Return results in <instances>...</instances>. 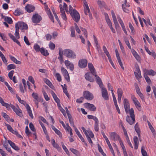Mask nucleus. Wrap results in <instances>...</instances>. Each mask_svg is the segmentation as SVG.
I'll return each mask as SVG.
<instances>
[{"label": "nucleus", "mask_w": 156, "mask_h": 156, "mask_svg": "<svg viewBox=\"0 0 156 156\" xmlns=\"http://www.w3.org/2000/svg\"><path fill=\"white\" fill-rule=\"evenodd\" d=\"M42 91L43 92L44 98L45 100L47 101H49L50 100V98L49 97H48L47 94L44 90H42Z\"/></svg>", "instance_id": "obj_42"}, {"label": "nucleus", "mask_w": 156, "mask_h": 156, "mask_svg": "<svg viewBox=\"0 0 156 156\" xmlns=\"http://www.w3.org/2000/svg\"><path fill=\"white\" fill-rule=\"evenodd\" d=\"M63 55L66 57L71 58H76L75 53L70 49H65L63 51Z\"/></svg>", "instance_id": "obj_2"}, {"label": "nucleus", "mask_w": 156, "mask_h": 156, "mask_svg": "<svg viewBox=\"0 0 156 156\" xmlns=\"http://www.w3.org/2000/svg\"><path fill=\"white\" fill-rule=\"evenodd\" d=\"M130 117L127 115L126 117V121L130 125L134 124L135 121L134 111L133 108H131L129 110Z\"/></svg>", "instance_id": "obj_1"}, {"label": "nucleus", "mask_w": 156, "mask_h": 156, "mask_svg": "<svg viewBox=\"0 0 156 156\" xmlns=\"http://www.w3.org/2000/svg\"><path fill=\"white\" fill-rule=\"evenodd\" d=\"M94 125V129L95 131H98L99 130V121L98 120L95 122Z\"/></svg>", "instance_id": "obj_35"}, {"label": "nucleus", "mask_w": 156, "mask_h": 156, "mask_svg": "<svg viewBox=\"0 0 156 156\" xmlns=\"http://www.w3.org/2000/svg\"><path fill=\"white\" fill-rule=\"evenodd\" d=\"M113 20L114 23L115 24V28L116 29H117V28H119V27L117 20L116 19Z\"/></svg>", "instance_id": "obj_59"}, {"label": "nucleus", "mask_w": 156, "mask_h": 156, "mask_svg": "<svg viewBox=\"0 0 156 156\" xmlns=\"http://www.w3.org/2000/svg\"><path fill=\"white\" fill-rule=\"evenodd\" d=\"M144 77L146 82L150 84L151 83V81L149 77L147 76V75L145 73L144 74Z\"/></svg>", "instance_id": "obj_38"}, {"label": "nucleus", "mask_w": 156, "mask_h": 156, "mask_svg": "<svg viewBox=\"0 0 156 156\" xmlns=\"http://www.w3.org/2000/svg\"><path fill=\"white\" fill-rule=\"evenodd\" d=\"M106 15L107 16V17L106 15H105L106 20L108 25L109 26H110L112 25V23L111 22V20L108 18V14H106Z\"/></svg>", "instance_id": "obj_49"}, {"label": "nucleus", "mask_w": 156, "mask_h": 156, "mask_svg": "<svg viewBox=\"0 0 156 156\" xmlns=\"http://www.w3.org/2000/svg\"><path fill=\"white\" fill-rule=\"evenodd\" d=\"M131 52L133 55L137 60L140 59V57L139 55H138L137 53L135 51L134 49H131Z\"/></svg>", "instance_id": "obj_31"}, {"label": "nucleus", "mask_w": 156, "mask_h": 156, "mask_svg": "<svg viewBox=\"0 0 156 156\" xmlns=\"http://www.w3.org/2000/svg\"><path fill=\"white\" fill-rule=\"evenodd\" d=\"M135 75L136 79L140 78L142 76L140 71L139 67H136V71L134 72Z\"/></svg>", "instance_id": "obj_18"}, {"label": "nucleus", "mask_w": 156, "mask_h": 156, "mask_svg": "<svg viewBox=\"0 0 156 156\" xmlns=\"http://www.w3.org/2000/svg\"><path fill=\"white\" fill-rule=\"evenodd\" d=\"M87 61L86 59L80 60L79 61V66L81 68H85L87 66Z\"/></svg>", "instance_id": "obj_12"}, {"label": "nucleus", "mask_w": 156, "mask_h": 156, "mask_svg": "<svg viewBox=\"0 0 156 156\" xmlns=\"http://www.w3.org/2000/svg\"><path fill=\"white\" fill-rule=\"evenodd\" d=\"M16 16H19L22 14L23 13L19 9H17L15 10L14 12Z\"/></svg>", "instance_id": "obj_53"}, {"label": "nucleus", "mask_w": 156, "mask_h": 156, "mask_svg": "<svg viewBox=\"0 0 156 156\" xmlns=\"http://www.w3.org/2000/svg\"><path fill=\"white\" fill-rule=\"evenodd\" d=\"M34 48L35 51L36 52H39L40 51L41 48L39 45L37 44H36L34 45Z\"/></svg>", "instance_id": "obj_46"}, {"label": "nucleus", "mask_w": 156, "mask_h": 156, "mask_svg": "<svg viewBox=\"0 0 156 156\" xmlns=\"http://www.w3.org/2000/svg\"><path fill=\"white\" fill-rule=\"evenodd\" d=\"M44 82L51 88H52V87H53V86L52 85L51 82L48 79H45Z\"/></svg>", "instance_id": "obj_52"}, {"label": "nucleus", "mask_w": 156, "mask_h": 156, "mask_svg": "<svg viewBox=\"0 0 156 156\" xmlns=\"http://www.w3.org/2000/svg\"><path fill=\"white\" fill-rule=\"evenodd\" d=\"M24 40L25 43L27 45H29L30 44V43L29 42L27 37L26 36H25L24 37Z\"/></svg>", "instance_id": "obj_61"}, {"label": "nucleus", "mask_w": 156, "mask_h": 156, "mask_svg": "<svg viewBox=\"0 0 156 156\" xmlns=\"http://www.w3.org/2000/svg\"><path fill=\"white\" fill-rule=\"evenodd\" d=\"M40 51L41 52L42 55L45 56H47L49 54L47 50H45L44 48H41Z\"/></svg>", "instance_id": "obj_30"}, {"label": "nucleus", "mask_w": 156, "mask_h": 156, "mask_svg": "<svg viewBox=\"0 0 156 156\" xmlns=\"http://www.w3.org/2000/svg\"><path fill=\"white\" fill-rule=\"evenodd\" d=\"M64 63L67 68H69L71 71L73 70L74 68V65L72 63H71L68 60H65L64 62Z\"/></svg>", "instance_id": "obj_16"}, {"label": "nucleus", "mask_w": 156, "mask_h": 156, "mask_svg": "<svg viewBox=\"0 0 156 156\" xmlns=\"http://www.w3.org/2000/svg\"><path fill=\"white\" fill-rule=\"evenodd\" d=\"M32 96L35 100L40 101V99H38L39 98L38 94L37 93L33 92L32 94Z\"/></svg>", "instance_id": "obj_39"}, {"label": "nucleus", "mask_w": 156, "mask_h": 156, "mask_svg": "<svg viewBox=\"0 0 156 156\" xmlns=\"http://www.w3.org/2000/svg\"><path fill=\"white\" fill-rule=\"evenodd\" d=\"M55 76L56 77L57 80L59 81L60 82L62 80L61 77L59 73H56Z\"/></svg>", "instance_id": "obj_57"}, {"label": "nucleus", "mask_w": 156, "mask_h": 156, "mask_svg": "<svg viewBox=\"0 0 156 156\" xmlns=\"http://www.w3.org/2000/svg\"><path fill=\"white\" fill-rule=\"evenodd\" d=\"M85 106L86 108L89 109L91 111H95L96 110V108L95 106L92 104L86 103L85 104Z\"/></svg>", "instance_id": "obj_13"}, {"label": "nucleus", "mask_w": 156, "mask_h": 156, "mask_svg": "<svg viewBox=\"0 0 156 156\" xmlns=\"http://www.w3.org/2000/svg\"><path fill=\"white\" fill-rule=\"evenodd\" d=\"M41 20V16L38 14L34 15L32 18V21L34 23H38Z\"/></svg>", "instance_id": "obj_7"}, {"label": "nucleus", "mask_w": 156, "mask_h": 156, "mask_svg": "<svg viewBox=\"0 0 156 156\" xmlns=\"http://www.w3.org/2000/svg\"><path fill=\"white\" fill-rule=\"evenodd\" d=\"M16 28L18 30L20 29L21 30H26L28 28V26L26 23L23 22H19L15 24V28Z\"/></svg>", "instance_id": "obj_4"}, {"label": "nucleus", "mask_w": 156, "mask_h": 156, "mask_svg": "<svg viewBox=\"0 0 156 156\" xmlns=\"http://www.w3.org/2000/svg\"><path fill=\"white\" fill-rule=\"evenodd\" d=\"M10 107H11L16 113V114L20 117H22L23 116V115L22 113V110L19 108H16L15 106L11 104L10 105Z\"/></svg>", "instance_id": "obj_5"}, {"label": "nucleus", "mask_w": 156, "mask_h": 156, "mask_svg": "<svg viewBox=\"0 0 156 156\" xmlns=\"http://www.w3.org/2000/svg\"><path fill=\"white\" fill-rule=\"evenodd\" d=\"M131 98L136 108L139 110L140 111L141 105L140 102L134 96L132 95L131 96Z\"/></svg>", "instance_id": "obj_11"}, {"label": "nucleus", "mask_w": 156, "mask_h": 156, "mask_svg": "<svg viewBox=\"0 0 156 156\" xmlns=\"http://www.w3.org/2000/svg\"><path fill=\"white\" fill-rule=\"evenodd\" d=\"M123 94V91L121 88H119L117 90L118 97H122Z\"/></svg>", "instance_id": "obj_45"}, {"label": "nucleus", "mask_w": 156, "mask_h": 156, "mask_svg": "<svg viewBox=\"0 0 156 156\" xmlns=\"http://www.w3.org/2000/svg\"><path fill=\"white\" fill-rule=\"evenodd\" d=\"M0 103L2 106L6 107L7 109H10V105L9 104L5 102L1 97H0Z\"/></svg>", "instance_id": "obj_25"}, {"label": "nucleus", "mask_w": 156, "mask_h": 156, "mask_svg": "<svg viewBox=\"0 0 156 156\" xmlns=\"http://www.w3.org/2000/svg\"><path fill=\"white\" fill-rule=\"evenodd\" d=\"M101 94L102 97L105 99L108 100L109 99L108 94L106 89L105 87L101 88Z\"/></svg>", "instance_id": "obj_10"}, {"label": "nucleus", "mask_w": 156, "mask_h": 156, "mask_svg": "<svg viewBox=\"0 0 156 156\" xmlns=\"http://www.w3.org/2000/svg\"><path fill=\"white\" fill-rule=\"evenodd\" d=\"M61 144H62V147L63 149L64 150L65 152L66 153L68 154L69 153V151L68 149H67V148L66 147V146L64 145V143L63 142H61Z\"/></svg>", "instance_id": "obj_51"}, {"label": "nucleus", "mask_w": 156, "mask_h": 156, "mask_svg": "<svg viewBox=\"0 0 156 156\" xmlns=\"http://www.w3.org/2000/svg\"><path fill=\"white\" fill-rule=\"evenodd\" d=\"M16 28V31L15 33V35L17 39H19L20 38V34H19V30H18V28Z\"/></svg>", "instance_id": "obj_50"}, {"label": "nucleus", "mask_w": 156, "mask_h": 156, "mask_svg": "<svg viewBox=\"0 0 156 156\" xmlns=\"http://www.w3.org/2000/svg\"><path fill=\"white\" fill-rule=\"evenodd\" d=\"M88 67L89 69L90 72L91 73L92 75H93L94 74H95V73H96V70L94 68L93 64L91 63H89L88 65Z\"/></svg>", "instance_id": "obj_19"}, {"label": "nucleus", "mask_w": 156, "mask_h": 156, "mask_svg": "<svg viewBox=\"0 0 156 156\" xmlns=\"http://www.w3.org/2000/svg\"><path fill=\"white\" fill-rule=\"evenodd\" d=\"M8 143L9 144L10 146L13 149L16 151H18L20 150V148L19 147L16 146L15 144V143L13 142H12L10 140H8Z\"/></svg>", "instance_id": "obj_26"}, {"label": "nucleus", "mask_w": 156, "mask_h": 156, "mask_svg": "<svg viewBox=\"0 0 156 156\" xmlns=\"http://www.w3.org/2000/svg\"><path fill=\"white\" fill-rule=\"evenodd\" d=\"M147 123L148 124V126H149V128L150 130L153 133H154L155 132V130L154 128L151 125V124L149 121L147 122Z\"/></svg>", "instance_id": "obj_54"}, {"label": "nucleus", "mask_w": 156, "mask_h": 156, "mask_svg": "<svg viewBox=\"0 0 156 156\" xmlns=\"http://www.w3.org/2000/svg\"><path fill=\"white\" fill-rule=\"evenodd\" d=\"M8 34L10 38L11 39H12L13 41L16 43L20 46H21L20 42L11 33H9Z\"/></svg>", "instance_id": "obj_21"}, {"label": "nucleus", "mask_w": 156, "mask_h": 156, "mask_svg": "<svg viewBox=\"0 0 156 156\" xmlns=\"http://www.w3.org/2000/svg\"><path fill=\"white\" fill-rule=\"evenodd\" d=\"M71 37H75V30L73 27H72L71 28Z\"/></svg>", "instance_id": "obj_58"}, {"label": "nucleus", "mask_w": 156, "mask_h": 156, "mask_svg": "<svg viewBox=\"0 0 156 156\" xmlns=\"http://www.w3.org/2000/svg\"><path fill=\"white\" fill-rule=\"evenodd\" d=\"M84 5V10L85 13L86 15H87L88 13L89 14V15L90 17L91 18L92 17V16L90 14V10L89 8L88 5L86 0H85L83 2Z\"/></svg>", "instance_id": "obj_9"}, {"label": "nucleus", "mask_w": 156, "mask_h": 156, "mask_svg": "<svg viewBox=\"0 0 156 156\" xmlns=\"http://www.w3.org/2000/svg\"><path fill=\"white\" fill-rule=\"evenodd\" d=\"M26 108L27 109V113L28 114L29 116L32 119H33L34 118V116L32 114L31 108L28 104H26Z\"/></svg>", "instance_id": "obj_22"}, {"label": "nucleus", "mask_w": 156, "mask_h": 156, "mask_svg": "<svg viewBox=\"0 0 156 156\" xmlns=\"http://www.w3.org/2000/svg\"><path fill=\"white\" fill-rule=\"evenodd\" d=\"M94 76L96 77V81L97 83L99 85V87H103V83L101 81V79L97 75L96 73H95V74H94L93 75Z\"/></svg>", "instance_id": "obj_20"}, {"label": "nucleus", "mask_w": 156, "mask_h": 156, "mask_svg": "<svg viewBox=\"0 0 156 156\" xmlns=\"http://www.w3.org/2000/svg\"><path fill=\"white\" fill-rule=\"evenodd\" d=\"M134 128L136 131L137 133L138 137H140V131L137 123L135 124Z\"/></svg>", "instance_id": "obj_29"}, {"label": "nucleus", "mask_w": 156, "mask_h": 156, "mask_svg": "<svg viewBox=\"0 0 156 156\" xmlns=\"http://www.w3.org/2000/svg\"><path fill=\"white\" fill-rule=\"evenodd\" d=\"M45 37L46 38V40L47 41L50 40L52 37L51 35L49 34H47L46 35H45Z\"/></svg>", "instance_id": "obj_56"}, {"label": "nucleus", "mask_w": 156, "mask_h": 156, "mask_svg": "<svg viewBox=\"0 0 156 156\" xmlns=\"http://www.w3.org/2000/svg\"><path fill=\"white\" fill-rule=\"evenodd\" d=\"M111 139L114 141L117 140V138H119V136L117 135L115 132H112L110 134Z\"/></svg>", "instance_id": "obj_23"}, {"label": "nucleus", "mask_w": 156, "mask_h": 156, "mask_svg": "<svg viewBox=\"0 0 156 156\" xmlns=\"http://www.w3.org/2000/svg\"><path fill=\"white\" fill-rule=\"evenodd\" d=\"M51 94L55 101L58 102L60 100L57 97L56 95L55 94L54 92L53 91H51Z\"/></svg>", "instance_id": "obj_33"}, {"label": "nucleus", "mask_w": 156, "mask_h": 156, "mask_svg": "<svg viewBox=\"0 0 156 156\" xmlns=\"http://www.w3.org/2000/svg\"><path fill=\"white\" fill-rule=\"evenodd\" d=\"M69 122L70 123L71 125L73 126V127H75V125L74 124V122L73 121V120L72 118L71 115L69 116L68 115V116Z\"/></svg>", "instance_id": "obj_47"}, {"label": "nucleus", "mask_w": 156, "mask_h": 156, "mask_svg": "<svg viewBox=\"0 0 156 156\" xmlns=\"http://www.w3.org/2000/svg\"><path fill=\"white\" fill-rule=\"evenodd\" d=\"M73 20L76 22H78L80 19V15L78 12L75 9H73L72 13L70 14Z\"/></svg>", "instance_id": "obj_3"}, {"label": "nucleus", "mask_w": 156, "mask_h": 156, "mask_svg": "<svg viewBox=\"0 0 156 156\" xmlns=\"http://www.w3.org/2000/svg\"><path fill=\"white\" fill-rule=\"evenodd\" d=\"M103 50L104 53L106 54V55H107V57L110 56V54H109V52L107 50L106 47L104 45L103 46Z\"/></svg>", "instance_id": "obj_41"}, {"label": "nucleus", "mask_w": 156, "mask_h": 156, "mask_svg": "<svg viewBox=\"0 0 156 156\" xmlns=\"http://www.w3.org/2000/svg\"><path fill=\"white\" fill-rule=\"evenodd\" d=\"M126 3H127V1L126 0H125L124 4H122V7L124 12L126 13H129V10L128 9V8L125 7Z\"/></svg>", "instance_id": "obj_34"}, {"label": "nucleus", "mask_w": 156, "mask_h": 156, "mask_svg": "<svg viewBox=\"0 0 156 156\" xmlns=\"http://www.w3.org/2000/svg\"><path fill=\"white\" fill-rule=\"evenodd\" d=\"M70 150L76 155H77L79 154V151L76 149L73 148H70Z\"/></svg>", "instance_id": "obj_48"}, {"label": "nucleus", "mask_w": 156, "mask_h": 156, "mask_svg": "<svg viewBox=\"0 0 156 156\" xmlns=\"http://www.w3.org/2000/svg\"><path fill=\"white\" fill-rule=\"evenodd\" d=\"M25 9L28 12L30 13L34 10L35 7L32 5H27L26 6Z\"/></svg>", "instance_id": "obj_17"}, {"label": "nucleus", "mask_w": 156, "mask_h": 156, "mask_svg": "<svg viewBox=\"0 0 156 156\" xmlns=\"http://www.w3.org/2000/svg\"><path fill=\"white\" fill-rule=\"evenodd\" d=\"M133 140L134 143V148L136 150L138 149L139 144V141L138 137L136 136H134L133 137Z\"/></svg>", "instance_id": "obj_27"}, {"label": "nucleus", "mask_w": 156, "mask_h": 156, "mask_svg": "<svg viewBox=\"0 0 156 156\" xmlns=\"http://www.w3.org/2000/svg\"><path fill=\"white\" fill-rule=\"evenodd\" d=\"M61 71L63 75L68 73L67 70L63 67L61 68Z\"/></svg>", "instance_id": "obj_63"}, {"label": "nucleus", "mask_w": 156, "mask_h": 156, "mask_svg": "<svg viewBox=\"0 0 156 156\" xmlns=\"http://www.w3.org/2000/svg\"><path fill=\"white\" fill-rule=\"evenodd\" d=\"M16 68V66L15 65L10 64L7 66V69L8 70H10L11 69H14Z\"/></svg>", "instance_id": "obj_37"}, {"label": "nucleus", "mask_w": 156, "mask_h": 156, "mask_svg": "<svg viewBox=\"0 0 156 156\" xmlns=\"http://www.w3.org/2000/svg\"><path fill=\"white\" fill-rule=\"evenodd\" d=\"M145 73L147 75L154 76L156 74V72L152 69L148 70L145 69L144 70Z\"/></svg>", "instance_id": "obj_24"}, {"label": "nucleus", "mask_w": 156, "mask_h": 156, "mask_svg": "<svg viewBox=\"0 0 156 156\" xmlns=\"http://www.w3.org/2000/svg\"><path fill=\"white\" fill-rule=\"evenodd\" d=\"M123 105L126 113L127 114L129 112L130 108L129 103L127 99L125 98L123 101Z\"/></svg>", "instance_id": "obj_8"}, {"label": "nucleus", "mask_w": 156, "mask_h": 156, "mask_svg": "<svg viewBox=\"0 0 156 156\" xmlns=\"http://www.w3.org/2000/svg\"><path fill=\"white\" fill-rule=\"evenodd\" d=\"M49 48L51 50H54L55 47V44L52 42H51L49 44Z\"/></svg>", "instance_id": "obj_55"}, {"label": "nucleus", "mask_w": 156, "mask_h": 156, "mask_svg": "<svg viewBox=\"0 0 156 156\" xmlns=\"http://www.w3.org/2000/svg\"><path fill=\"white\" fill-rule=\"evenodd\" d=\"M81 129H82L85 135H87L88 134L91 138H93L94 137V134L91 130H87L83 126L81 127Z\"/></svg>", "instance_id": "obj_14"}, {"label": "nucleus", "mask_w": 156, "mask_h": 156, "mask_svg": "<svg viewBox=\"0 0 156 156\" xmlns=\"http://www.w3.org/2000/svg\"><path fill=\"white\" fill-rule=\"evenodd\" d=\"M29 127L31 130L33 131H35V129L34 127L33 124L32 122H30L29 124Z\"/></svg>", "instance_id": "obj_62"}, {"label": "nucleus", "mask_w": 156, "mask_h": 156, "mask_svg": "<svg viewBox=\"0 0 156 156\" xmlns=\"http://www.w3.org/2000/svg\"><path fill=\"white\" fill-rule=\"evenodd\" d=\"M87 140L89 142V143L90 144H92L93 143V142L92 141V140L90 138L91 137L89 136V134H87L86 135Z\"/></svg>", "instance_id": "obj_64"}, {"label": "nucleus", "mask_w": 156, "mask_h": 156, "mask_svg": "<svg viewBox=\"0 0 156 156\" xmlns=\"http://www.w3.org/2000/svg\"><path fill=\"white\" fill-rule=\"evenodd\" d=\"M46 12L51 21H52L53 22H54V18L53 15L50 11V10L48 11L47 12Z\"/></svg>", "instance_id": "obj_36"}, {"label": "nucleus", "mask_w": 156, "mask_h": 156, "mask_svg": "<svg viewBox=\"0 0 156 156\" xmlns=\"http://www.w3.org/2000/svg\"><path fill=\"white\" fill-rule=\"evenodd\" d=\"M91 74L90 72H87L85 75V77L87 80L90 82H93L94 81V79L91 76Z\"/></svg>", "instance_id": "obj_15"}, {"label": "nucleus", "mask_w": 156, "mask_h": 156, "mask_svg": "<svg viewBox=\"0 0 156 156\" xmlns=\"http://www.w3.org/2000/svg\"><path fill=\"white\" fill-rule=\"evenodd\" d=\"M84 98L88 100H91L94 98L93 94L88 91H85L83 93Z\"/></svg>", "instance_id": "obj_6"}, {"label": "nucleus", "mask_w": 156, "mask_h": 156, "mask_svg": "<svg viewBox=\"0 0 156 156\" xmlns=\"http://www.w3.org/2000/svg\"><path fill=\"white\" fill-rule=\"evenodd\" d=\"M87 116L88 119H93L94 121L95 122H96V121L98 120V118L96 116H94L92 115H88Z\"/></svg>", "instance_id": "obj_44"}, {"label": "nucleus", "mask_w": 156, "mask_h": 156, "mask_svg": "<svg viewBox=\"0 0 156 156\" xmlns=\"http://www.w3.org/2000/svg\"><path fill=\"white\" fill-rule=\"evenodd\" d=\"M14 71L13 70H11L8 73V76L9 79L12 80V76L14 73Z\"/></svg>", "instance_id": "obj_60"}, {"label": "nucleus", "mask_w": 156, "mask_h": 156, "mask_svg": "<svg viewBox=\"0 0 156 156\" xmlns=\"http://www.w3.org/2000/svg\"><path fill=\"white\" fill-rule=\"evenodd\" d=\"M144 146H142L141 148V151L142 153V155L143 156H148L147 155V152L144 149Z\"/></svg>", "instance_id": "obj_40"}, {"label": "nucleus", "mask_w": 156, "mask_h": 156, "mask_svg": "<svg viewBox=\"0 0 156 156\" xmlns=\"http://www.w3.org/2000/svg\"><path fill=\"white\" fill-rule=\"evenodd\" d=\"M9 57L15 63L19 65L21 64V62L18 61L14 57L10 55H9Z\"/></svg>", "instance_id": "obj_32"}, {"label": "nucleus", "mask_w": 156, "mask_h": 156, "mask_svg": "<svg viewBox=\"0 0 156 156\" xmlns=\"http://www.w3.org/2000/svg\"><path fill=\"white\" fill-rule=\"evenodd\" d=\"M51 127L52 129L55 131V133L58 135L60 137L62 138V135L61 132L55 128L54 126L52 125Z\"/></svg>", "instance_id": "obj_28"}, {"label": "nucleus", "mask_w": 156, "mask_h": 156, "mask_svg": "<svg viewBox=\"0 0 156 156\" xmlns=\"http://www.w3.org/2000/svg\"><path fill=\"white\" fill-rule=\"evenodd\" d=\"M5 21L7 22L8 23L10 24H12L13 22L12 19L9 17H5Z\"/></svg>", "instance_id": "obj_43"}]
</instances>
